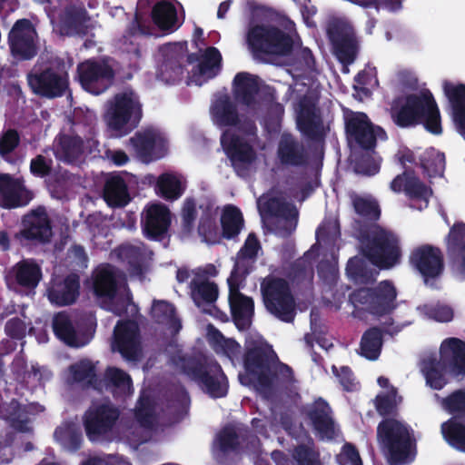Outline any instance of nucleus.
Returning <instances> with one entry per match:
<instances>
[{
	"label": "nucleus",
	"instance_id": "nucleus-45",
	"mask_svg": "<svg viewBox=\"0 0 465 465\" xmlns=\"http://www.w3.org/2000/svg\"><path fill=\"white\" fill-rule=\"evenodd\" d=\"M107 387L115 397L124 398L133 393L131 377L123 370L110 367L105 371Z\"/></svg>",
	"mask_w": 465,
	"mask_h": 465
},
{
	"label": "nucleus",
	"instance_id": "nucleus-48",
	"mask_svg": "<svg viewBox=\"0 0 465 465\" xmlns=\"http://www.w3.org/2000/svg\"><path fill=\"white\" fill-rule=\"evenodd\" d=\"M441 434L451 447L465 452V424L452 418L441 424Z\"/></svg>",
	"mask_w": 465,
	"mask_h": 465
},
{
	"label": "nucleus",
	"instance_id": "nucleus-28",
	"mask_svg": "<svg viewBox=\"0 0 465 465\" xmlns=\"http://www.w3.org/2000/svg\"><path fill=\"white\" fill-rule=\"evenodd\" d=\"M46 293L52 304L71 305L76 302L80 294V278L75 273H70L63 280H54L50 283Z\"/></svg>",
	"mask_w": 465,
	"mask_h": 465
},
{
	"label": "nucleus",
	"instance_id": "nucleus-14",
	"mask_svg": "<svg viewBox=\"0 0 465 465\" xmlns=\"http://www.w3.org/2000/svg\"><path fill=\"white\" fill-rule=\"evenodd\" d=\"M78 80L84 90L98 95L114 83V68L104 60L88 59L77 65Z\"/></svg>",
	"mask_w": 465,
	"mask_h": 465
},
{
	"label": "nucleus",
	"instance_id": "nucleus-8",
	"mask_svg": "<svg viewBox=\"0 0 465 465\" xmlns=\"http://www.w3.org/2000/svg\"><path fill=\"white\" fill-rule=\"evenodd\" d=\"M174 366L180 369L188 378L197 382L203 390L213 398L223 397L227 393V381L219 364L205 360L196 362L187 360L178 352L177 358L172 359Z\"/></svg>",
	"mask_w": 465,
	"mask_h": 465
},
{
	"label": "nucleus",
	"instance_id": "nucleus-61",
	"mask_svg": "<svg viewBox=\"0 0 465 465\" xmlns=\"http://www.w3.org/2000/svg\"><path fill=\"white\" fill-rule=\"evenodd\" d=\"M150 316L152 320H180L176 306L166 300L153 299Z\"/></svg>",
	"mask_w": 465,
	"mask_h": 465
},
{
	"label": "nucleus",
	"instance_id": "nucleus-27",
	"mask_svg": "<svg viewBox=\"0 0 465 465\" xmlns=\"http://www.w3.org/2000/svg\"><path fill=\"white\" fill-rule=\"evenodd\" d=\"M0 194L5 208H18L27 205L34 198L22 178H14L9 173H0Z\"/></svg>",
	"mask_w": 465,
	"mask_h": 465
},
{
	"label": "nucleus",
	"instance_id": "nucleus-6",
	"mask_svg": "<svg viewBox=\"0 0 465 465\" xmlns=\"http://www.w3.org/2000/svg\"><path fill=\"white\" fill-rule=\"evenodd\" d=\"M263 342L258 346L248 349L244 362V371L239 374V380L242 385L252 387L260 394L266 397L275 381H289L292 377V370L284 364L276 366L274 376L271 375L269 367L263 364L261 353L263 351Z\"/></svg>",
	"mask_w": 465,
	"mask_h": 465
},
{
	"label": "nucleus",
	"instance_id": "nucleus-19",
	"mask_svg": "<svg viewBox=\"0 0 465 465\" xmlns=\"http://www.w3.org/2000/svg\"><path fill=\"white\" fill-rule=\"evenodd\" d=\"M119 411L111 403L93 405L85 413V431L92 441L108 438L116 420Z\"/></svg>",
	"mask_w": 465,
	"mask_h": 465
},
{
	"label": "nucleus",
	"instance_id": "nucleus-31",
	"mask_svg": "<svg viewBox=\"0 0 465 465\" xmlns=\"http://www.w3.org/2000/svg\"><path fill=\"white\" fill-rule=\"evenodd\" d=\"M447 253L457 272L465 279V223H455L446 237Z\"/></svg>",
	"mask_w": 465,
	"mask_h": 465
},
{
	"label": "nucleus",
	"instance_id": "nucleus-59",
	"mask_svg": "<svg viewBox=\"0 0 465 465\" xmlns=\"http://www.w3.org/2000/svg\"><path fill=\"white\" fill-rule=\"evenodd\" d=\"M417 310L429 320H453L454 317L452 307L440 302L420 305Z\"/></svg>",
	"mask_w": 465,
	"mask_h": 465
},
{
	"label": "nucleus",
	"instance_id": "nucleus-18",
	"mask_svg": "<svg viewBox=\"0 0 465 465\" xmlns=\"http://www.w3.org/2000/svg\"><path fill=\"white\" fill-rule=\"evenodd\" d=\"M23 228L15 234V239L22 245L29 242L45 243L52 236V225L46 210L43 206L32 210L23 217Z\"/></svg>",
	"mask_w": 465,
	"mask_h": 465
},
{
	"label": "nucleus",
	"instance_id": "nucleus-23",
	"mask_svg": "<svg viewBox=\"0 0 465 465\" xmlns=\"http://www.w3.org/2000/svg\"><path fill=\"white\" fill-rule=\"evenodd\" d=\"M171 212L163 203H153L147 206L142 218L143 233L148 240L162 242L168 236L171 226Z\"/></svg>",
	"mask_w": 465,
	"mask_h": 465
},
{
	"label": "nucleus",
	"instance_id": "nucleus-20",
	"mask_svg": "<svg viewBox=\"0 0 465 465\" xmlns=\"http://www.w3.org/2000/svg\"><path fill=\"white\" fill-rule=\"evenodd\" d=\"M112 350L118 351L128 361H136L142 357V345L136 322H118L114 327Z\"/></svg>",
	"mask_w": 465,
	"mask_h": 465
},
{
	"label": "nucleus",
	"instance_id": "nucleus-7",
	"mask_svg": "<svg viewBox=\"0 0 465 465\" xmlns=\"http://www.w3.org/2000/svg\"><path fill=\"white\" fill-rule=\"evenodd\" d=\"M143 117L139 96L133 91L116 94L108 102L104 121L117 136H124L135 129Z\"/></svg>",
	"mask_w": 465,
	"mask_h": 465
},
{
	"label": "nucleus",
	"instance_id": "nucleus-60",
	"mask_svg": "<svg viewBox=\"0 0 465 465\" xmlns=\"http://www.w3.org/2000/svg\"><path fill=\"white\" fill-rule=\"evenodd\" d=\"M352 203L356 213L365 220L371 222V223H375L379 220L381 210L375 201L357 196L353 199Z\"/></svg>",
	"mask_w": 465,
	"mask_h": 465
},
{
	"label": "nucleus",
	"instance_id": "nucleus-42",
	"mask_svg": "<svg viewBox=\"0 0 465 465\" xmlns=\"http://www.w3.org/2000/svg\"><path fill=\"white\" fill-rule=\"evenodd\" d=\"M222 237L227 240L238 237L244 226L241 210L234 205L224 207L221 215Z\"/></svg>",
	"mask_w": 465,
	"mask_h": 465
},
{
	"label": "nucleus",
	"instance_id": "nucleus-22",
	"mask_svg": "<svg viewBox=\"0 0 465 465\" xmlns=\"http://www.w3.org/2000/svg\"><path fill=\"white\" fill-rule=\"evenodd\" d=\"M154 412L153 401L142 396L136 408L135 421L123 429L124 436L134 443L146 441L155 422Z\"/></svg>",
	"mask_w": 465,
	"mask_h": 465
},
{
	"label": "nucleus",
	"instance_id": "nucleus-34",
	"mask_svg": "<svg viewBox=\"0 0 465 465\" xmlns=\"http://www.w3.org/2000/svg\"><path fill=\"white\" fill-rule=\"evenodd\" d=\"M260 92L259 77L247 72L237 73L232 80L234 99L241 104L252 107Z\"/></svg>",
	"mask_w": 465,
	"mask_h": 465
},
{
	"label": "nucleus",
	"instance_id": "nucleus-16",
	"mask_svg": "<svg viewBox=\"0 0 465 465\" xmlns=\"http://www.w3.org/2000/svg\"><path fill=\"white\" fill-rule=\"evenodd\" d=\"M345 132L348 139L362 150L375 149L377 138H387L386 132L380 126H374L367 114L361 112H350L345 115Z\"/></svg>",
	"mask_w": 465,
	"mask_h": 465
},
{
	"label": "nucleus",
	"instance_id": "nucleus-10",
	"mask_svg": "<svg viewBox=\"0 0 465 465\" xmlns=\"http://www.w3.org/2000/svg\"><path fill=\"white\" fill-rule=\"evenodd\" d=\"M260 291L268 312L279 320H293L296 302L287 279L268 274L262 279Z\"/></svg>",
	"mask_w": 465,
	"mask_h": 465
},
{
	"label": "nucleus",
	"instance_id": "nucleus-53",
	"mask_svg": "<svg viewBox=\"0 0 465 465\" xmlns=\"http://www.w3.org/2000/svg\"><path fill=\"white\" fill-rule=\"evenodd\" d=\"M207 339L217 352L224 353L232 361L239 353V345L233 340L225 339L210 324L207 327Z\"/></svg>",
	"mask_w": 465,
	"mask_h": 465
},
{
	"label": "nucleus",
	"instance_id": "nucleus-47",
	"mask_svg": "<svg viewBox=\"0 0 465 465\" xmlns=\"http://www.w3.org/2000/svg\"><path fill=\"white\" fill-rule=\"evenodd\" d=\"M181 180L173 173H162L156 182L155 191L158 195L166 201H175L184 193Z\"/></svg>",
	"mask_w": 465,
	"mask_h": 465
},
{
	"label": "nucleus",
	"instance_id": "nucleus-17",
	"mask_svg": "<svg viewBox=\"0 0 465 465\" xmlns=\"http://www.w3.org/2000/svg\"><path fill=\"white\" fill-rule=\"evenodd\" d=\"M327 35L340 63L351 64L358 54V41L353 29L341 20H333L328 24Z\"/></svg>",
	"mask_w": 465,
	"mask_h": 465
},
{
	"label": "nucleus",
	"instance_id": "nucleus-43",
	"mask_svg": "<svg viewBox=\"0 0 465 465\" xmlns=\"http://www.w3.org/2000/svg\"><path fill=\"white\" fill-rule=\"evenodd\" d=\"M104 196L108 204L114 207H124L130 202L127 184L120 176L106 181Z\"/></svg>",
	"mask_w": 465,
	"mask_h": 465
},
{
	"label": "nucleus",
	"instance_id": "nucleus-33",
	"mask_svg": "<svg viewBox=\"0 0 465 465\" xmlns=\"http://www.w3.org/2000/svg\"><path fill=\"white\" fill-rule=\"evenodd\" d=\"M190 294L193 302L203 312L213 315V312H218L214 306L219 294L218 285L209 280L198 281L193 279L189 283Z\"/></svg>",
	"mask_w": 465,
	"mask_h": 465
},
{
	"label": "nucleus",
	"instance_id": "nucleus-3",
	"mask_svg": "<svg viewBox=\"0 0 465 465\" xmlns=\"http://www.w3.org/2000/svg\"><path fill=\"white\" fill-rule=\"evenodd\" d=\"M69 65L64 58L41 56L26 74L32 93L40 98L54 99L64 95L69 88Z\"/></svg>",
	"mask_w": 465,
	"mask_h": 465
},
{
	"label": "nucleus",
	"instance_id": "nucleus-36",
	"mask_svg": "<svg viewBox=\"0 0 465 465\" xmlns=\"http://www.w3.org/2000/svg\"><path fill=\"white\" fill-rule=\"evenodd\" d=\"M141 8L152 5L151 17L153 24L162 30H169L174 26L177 21L175 6L170 2L162 0H139Z\"/></svg>",
	"mask_w": 465,
	"mask_h": 465
},
{
	"label": "nucleus",
	"instance_id": "nucleus-30",
	"mask_svg": "<svg viewBox=\"0 0 465 465\" xmlns=\"http://www.w3.org/2000/svg\"><path fill=\"white\" fill-rule=\"evenodd\" d=\"M391 189L395 193L404 192L411 199L426 202L432 194L431 189L416 176L413 170H405L398 174L391 181Z\"/></svg>",
	"mask_w": 465,
	"mask_h": 465
},
{
	"label": "nucleus",
	"instance_id": "nucleus-21",
	"mask_svg": "<svg viewBox=\"0 0 465 465\" xmlns=\"http://www.w3.org/2000/svg\"><path fill=\"white\" fill-rule=\"evenodd\" d=\"M137 157L143 163L161 159L165 154V141L160 133L153 128L138 131L129 139Z\"/></svg>",
	"mask_w": 465,
	"mask_h": 465
},
{
	"label": "nucleus",
	"instance_id": "nucleus-58",
	"mask_svg": "<svg viewBox=\"0 0 465 465\" xmlns=\"http://www.w3.org/2000/svg\"><path fill=\"white\" fill-rule=\"evenodd\" d=\"M381 348V334L379 330L371 329L364 333L361 342V354L369 360H376Z\"/></svg>",
	"mask_w": 465,
	"mask_h": 465
},
{
	"label": "nucleus",
	"instance_id": "nucleus-41",
	"mask_svg": "<svg viewBox=\"0 0 465 465\" xmlns=\"http://www.w3.org/2000/svg\"><path fill=\"white\" fill-rule=\"evenodd\" d=\"M14 271L16 283L28 290H34L42 279L41 267L32 261L17 262Z\"/></svg>",
	"mask_w": 465,
	"mask_h": 465
},
{
	"label": "nucleus",
	"instance_id": "nucleus-24",
	"mask_svg": "<svg viewBox=\"0 0 465 465\" xmlns=\"http://www.w3.org/2000/svg\"><path fill=\"white\" fill-rule=\"evenodd\" d=\"M297 125L301 133L312 141L320 142L325 137L323 120L319 108L309 98L299 104Z\"/></svg>",
	"mask_w": 465,
	"mask_h": 465
},
{
	"label": "nucleus",
	"instance_id": "nucleus-15",
	"mask_svg": "<svg viewBox=\"0 0 465 465\" xmlns=\"http://www.w3.org/2000/svg\"><path fill=\"white\" fill-rule=\"evenodd\" d=\"M38 35L31 20L21 18L15 22L7 35L11 54L19 61H29L36 56Z\"/></svg>",
	"mask_w": 465,
	"mask_h": 465
},
{
	"label": "nucleus",
	"instance_id": "nucleus-63",
	"mask_svg": "<svg viewBox=\"0 0 465 465\" xmlns=\"http://www.w3.org/2000/svg\"><path fill=\"white\" fill-rule=\"evenodd\" d=\"M341 236L340 223L338 219H325L316 230L318 241H335Z\"/></svg>",
	"mask_w": 465,
	"mask_h": 465
},
{
	"label": "nucleus",
	"instance_id": "nucleus-12",
	"mask_svg": "<svg viewBox=\"0 0 465 465\" xmlns=\"http://www.w3.org/2000/svg\"><path fill=\"white\" fill-rule=\"evenodd\" d=\"M378 440L389 451L391 463L406 462L413 453V440L410 429L403 422L388 419L378 426Z\"/></svg>",
	"mask_w": 465,
	"mask_h": 465
},
{
	"label": "nucleus",
	"instance_id": "nucleus-46",
	"mask_svg": "<svg viewBox=\"0 0 465 465\" xmlns=\"http://www.w3.org/2000/svg\"><path fill=\"white\" fill-rule=\"evenodd\" d=\"M445 164V154L433 147L426 149L419 156V166L429 177L442 176Z\"/></svg>",
	"mask_w": 465,
	"mask_h": 465
},
{
	"label": "nucleus",
	"instance_id": "nucleus-13",
	"mask_svg": "<svg viewBox=\"0 0 465 465\" xmlns=\"http://www.w3.org/2000/svg\"><path fill=\"white\" fill-rule=\"evenodd\" d=\"M409 264L426 285L440 279L445 271L444 254L441 249L429 243L413 248L409 255Z\"/></svg>",
	"mask_w": 465,
	"mask_h": 465
},
{
	"label": "nucleus",
	"instance_id": "nucleus-40",
	"mask_svg": "<svg viewBox=\"0 0 465 465\" xmlns=\"http://www.w3.org/2000/svg\"><path fill=\"white\" fill-rule=\"evenodd\" d=\"M90 16L82 7L66 8L63 18V28L68 35L85 36L88 34Z\"/></svg>",
	"mask_w": 465,
	"mask_h": 465
},
{
	"label": "nucleus",
	"instance_id": "nucleus-25",
	"mask_svg": "<svg viewBox=\"0 0 465 465\" xmlns=\"http://www.w3.org/2000/svg\"><path fill=\"white\" fill-rule=\"evenodd\" d=\"M52 327L59 340L73 347L88 343L95 330L93 322H53Z\"/></svg>",
	"mask_w": 465,
	"mask_h": 465
},
{
	"label": "nucleus",
	"instance_id": "nucleus-56",
	"mask_svg": "<svg viewBox=\"0 0 465 465\" xmlns=\"http://www.w3.org/2000/svg\"><path fill=\"white\" fill-rule=\"evenodd\" d=\"M94 377V365L87 360H83L73 364L66 373V381L69 383H91Z\"/></svg>",
	"mask_w": 465,
	"mask_h": 465
},
{
	"label": "nucleus",
	"instance_id": "nucleus-57",
	"mask_svg": "<svg viewBox=\"0 0 465 465\" xmlns=\"http://www.w3.org/2000/svg\"><path fill=\"white\" fill-rule=\"evenodd\" d=\"M268 212L278 218H282L287 222H297L298 211L295 206L283 199L273 197L267 202Z\"/></svg>",
	"mask_w": 465,
	"mask_h": 465
},
{
	"label": "nucleus",
	"instance_id": "nucleus-2",
	"mask_svg": "<svg viewBox=\"0 0 465 465\" xmlns=\"http://www.w3.org/2000/svg\"><path fill=\"white\" fill-rule=\"evenodd\" d=\"M390 115L393 124L400 128L408 129L421 124L432 134L442 133L440 109L429 90L396 97L391 103Z\"/></svg>",
	"mask_w": 465,
	"mask_h": 465
},
{
	"label": "nucleus",
	"instance_id": "nucleus-51",
	"mask_svg": "<svg viewBox=\"0 0 465 465\" xmlns=\"http://www.w3.org/2000/svg\"><path fill=\"white\" fill-rule=\"evenodd\" d=\"M222 54L220 51L213 46L206 48L202 60L197 65L200 76L208 79L215 77L221 69Z\"/></svg>",
	"mask_w": 465,
	"mask_h": 465
},
{
	"label": "nucleus",
	"instance_id": "nucleus-11",
	"mask_svg": "<svg viewBox=\"0 0 465 465\" xmlns=\"http://www.w3.org/2000/svg\"><path fill=\"white\" fill-rule=\"evenodd\" d=\"M249 50L254 56L287 55L293 47L292 36L273 25L251 26L246 35Z\"/></svg>",
	"mask_w": 465,
	"mask_h": 465
},
{
	"label": "nucleus",
	"instance_id": "nucleus-32",
	"mask_svg": "<svg viewBox=\"0 0 465 465\" xmlns=\"http://www.w3.org/2000/svg\"><path fill=\"white\" fill-rule=\"evenodd\" d=\"M166 48L168 54L161 65L160 74L167 83L174 84L181 80L184 66V52L187 50L186 43L169 44Z\"/></svg>",
	"mask_w": 465,
	"mask_h": 465
},
{
	"label": "nucleus",
	"instance_id": "nucleus-54",
	"mask_svg": "<svg viewBox=\"0 0 465 465\" xmlns=\"http://www.w3.org/2000/svg\"><path fill=\"white\" fill-rule=\"evenodd\" d=\"M198 233L206 243H220L222 234L219 232L215 216L211 211L206 210L202 213L198 225Z\"/></svg>",
	"mask_w": 465,
	"mask_h": 465
},
{
	"label": "nucleus",
	"instance_id": "nucleus-5",
	"mask_svg": "<svg viewBox=\"0 0 465 465\" xmlns=\"http://www.w3.org/2000/svg\"><path fill=\"white\" fill-rule=\"evenodd\" d=\"M447 369L452 376L458 377L465 373V343L459 339L445 340L440 346V361L428 358L422 361L421 371L427 384L434 389L440 390L447 381L443 369Z\"/></svg>",
	"mask_w": 465,
	"mask_h": 465
},
{
	"label": "nucleus",
	"instance_id": "nucleus-55",
	"mask_svg": "<svg viewBox=\"0 0 465 465\" xmlns=\"http://www.w3.org/2000/svg\"><path fill=\"white\" fill-rule=\"evenodd\" d=\"M347 275L357 283L372 282L374 275L372 271L367 266L366 262L357 256L351 258L346 265Z\"/></svg>",
	"mask_w": 465,
	"mask_h": 465
},
{
	"label": "nucleus",
	"instance_id": "nucleus-39",
	"mask_svg": "<svg viewBox=\"0 0 465 465\" xmlns=\"http://www.w3.org/2000/svg\"><path fill=\"white\" fill-rule=\"evenodd\" d=\"M211 112L215 123L220 126H236L240 123L236 104L224 94L213 104Z\"/></svg>",
	"mask_w": 465,
	"mask_h": 465
},
{
	"label": "nucleus",
	"instance_id": "nucleus-50",
	"mask_svg": "<svg viewBox=\"0 0 465 465\" xmlns=\"http://www.w3.org/2000/svg\"><path fill=\"white\" fill-rule=\"evenodd\" d=\"M375 151L362 150L353 155V170L356 173L373 176L380 172V163L374 157Z\"/></svg>",
	"mask_w": 465,
	"mask_h": 465
},
{
	"label": "nucleus",
	"instance_id": "nucleus-1",
	"mask_svg": "<svg viewBox=\"0 0 465 465\" xmlns=\"http://www.w3.org/2000/svg\"><path fill=\"white\" fill-rule=\"evenodd\" d=\"M354 236L360 243L361 253L380 270L398 265L402 257L400 237L377 223L355 220Z\"/></svg>",
	"mask_w": 465,
	"mask_h": 465
},
{
	"label": "nucleus",
	"instance_id": "nucleus-62",
	"mask_svg": "<svg viewBox=\"0 0 465 465\" xmlns=\"http://www.w3.org/2000/svg\"><path fill=\"white\" fill-rule=\"evenodd\" d=\"M313 276L312 270L308 267L306 262L302 260H296L293 262L286 272V277L289 282L299 285L305 281H312Z\"/></svg>",
	"mask_w": 465,
	"mask_h": 465
},
{
	"label": "nucleus",
	"instance_id": "nucleus-26",
	"mask_svg": "<svg viewBox=\"0 0 465 465\" xmlns=\"http://www.w3.org/2000/svg\"><path fill=\"white\" fill-rule=\"evenodd\" d=\"M276 155L280 163L285 167H305L310 161L309 153L302 142L290 134L281 136Z\"/></svg>",
	"mask_w": 465,
	"mask_h": 465
},
{
	"label": "nucleus",
	"instance_id": "nucleus-44",
	"mask_svg": "<svg viewBox=\"0 0 465 465\" xmlns=\"http://www.w3.org/2000/svg\"><path fill=\"white\" fill-rule=\"evenodd\" d=\"M118 257L128 264L131 274L141 276L146 261L145 251L131 244L121 245L116 249Z\"/></svg>",
	"mask_w": 465,
	"mask_h": 465
},
{
	"label": "nucleus",
	"instance_id": "nucleus-38",
	"mask_svg": "<svg viewBox=\"0 0 465 465\" xmlns=\"http://www.w3.org/2000/svg\"><path fill=\"white\" fill-rule=\"evenodd\" d=\"M330 412L328 404L322 400L315 401L309 411L315 430L322 439H332L336 434L335 426Z\"/></svg>",
	"mask_w": 465,
	"mask_h": 465
},
{
	"label": "nucleus",
	"instance_id": "nucleus-37",
	"mask_svg": "<svg viewBox=\"0 0 465 465\" xmlns=\"http://www.w3.org/2000/svg\"><path fill=\"white\" fill-rule=\"evenodd\" d=\"M222 143L232 166L237 172L242 165L250 164L255 160L256 154L252 145L238 135H232L227 144L223 141Z\"/></svg>",
	"mask_w": 465,
	"mask_h": 465
},
{
	"label": "nucleus",
	"instance_id": "nucleus-35",
	"mask_svg": "<svg viewBox=\"0 0 465 465\" xmlns=\"http://www.w3.org/2000/svg\"><path fill=\"white\" fill-rule=\"evenodd\" d=\"M443 92L452 108V120L458 133L465 139V84L443 82Z\"/></svg>",
	"mask_w": 465,
	"mask_h": 465
},
{
	"label": "nucleus",
	"instance_id": "nucleus-64",
	"mask_svg": "<svg viewBox=\"0 0 465 465\" xmlns=\"http://www.w3.org/2000/svg\"><path fill=\"white\" fill-rule=\"evenodd\" d=\"M401 402V398L397 397L394 388H389L385 392L380 393L376 398V408L381 415H386Z\"/></svg>",
	"mask_w": 465,
	"mask_h": 465
},
{
	"label": "nucleus",
	"instance_id": "nucleus-52",
	"mask_svg": "<svg viewBox=\"0 0 465 465\" xmlns=\"http://www.w3.org/2000/svg\"><path fill=\"white\" fill-rule=\"evenodd\" d=\"M55 440L65 449L76 450L81 442V431L74 422H64L54 431Z\"/></svg>",
	"mask_w": 465,
	"mask_h": 465
},
{
	"label": "nucleus",
	"instance_id": "nucleus-49",
	"mask_svg": "<svg viewBox=\"0 0 465 465\" xmlns=\"http://www.w3.org/2000/svg\"><path fill=\"white\" fill-rule=\"evenodd\" d=\"M232 320H252L254 314V302L242 292L229 295Z\"/></svg>",
	"mask_w": 465,
	"mask_h": 465
},
{
	"label": "nucleus",
	"instance_id": "nucleus-9",
	"mask_svg": "<svg viewBox=\"0 0 465 465\" xmlns=\"http://www.w3.org/2000/svg\"><path fill=\"white\" fill-rule=\"evenodd\" d=\"M349 300L356 310L374 316L390 315L397 307V290L390 280L380 282L372 288L363 287L352 292Z\"/></svg>",
	"mask_w": 465,
	"mask_h": 465
},
{
	"label": "nucleus",
	"instance_id": "nucleus-29",
	"mask_svg": "<svg viewBox=\"0 0 465 465\" xmlns=\"http://www.w3.org/2000/svg\"><path fill=\"white\" fill-rule=\"evenodd\" d=\"M53 153L56 160L74 164L80 161L84 153V142L77 134L60 132L54 139Z\"/></svg>",
	"mask_w": 465,
	"mask_h": 465
},
{
	"label": "nucleus",
	"instance_id": "nucleus-4",
	"mask_svg": "<svg viewBox=\"0 0 465 465\" xmlns=\"http://www.w3.org/2000/svg\"><path fill=\"white\" fill-rule=\"evenodd\" d=\"M93 291L103 300L107 311L120 320H147L139 312V307L129 295L117 296V270L110 263L98 266L93 276Z\"/></svg>",
	"mask_w": 465,
	"mask_h": 465
}]
</instances>
